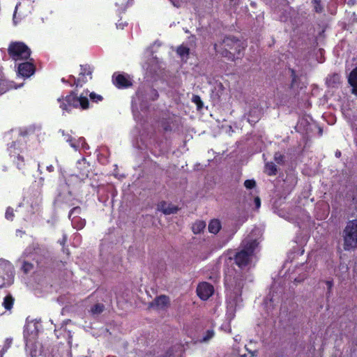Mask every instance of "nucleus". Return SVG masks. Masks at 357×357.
I'll use <instances>...</instances> for the list:
<instances>
[{
	"label": "nucleus",
	"mask_w": 357,
	"mask_h": 357,
	"mask_svg": "<svg viewBox=\"0 0 357 357\" xmlns=\"http://www.w3.org/2000/svg\"><path fill=\"white\" fill-rule=\"evenodd\" d=\"M169 305V298L165 295H160L149 304V307L156 309H165Z\"/></svg>",
	"instance_id": "10"
},
{
	"label": "nucleus",
	"mask_w": 357,
	"mask_h": 357,
	"mask_svg": "<svg viewBox=\"0 0 357 357\" xmlns=\"http://www.w3.org/2000/svg\"><path fill=\"white\" fill-rule=\"evenodd\" d=\"M274 160L278 165L284 163V155L280 152H275L274 154Z\"/></svg>",
	"instance_id": "28"
},
{
	"label": "nucleus",
	"mask_w": 357,
	"mask_h": 357,
	"mask_svg": "<svg viewBox=\"0 0 357 357\" xmlns=\"http://www.w3.org/2000/svg\"><path fill=\"white\" fill-rule=\"evenodd\" d=\"M28 134L27 131H24V132H21V135H23V136H25Z\"/></svg>",
	"instance_id": "46"
},
{
	"label": "nucleus",
	"mask_w": 357,
	"mask_h": 357,
	"mask_svg": "<svg viewBox=\"0 0 357 357\" xmlns=\"http://www.w3.org/2000/svg\"><path fill=\"white\" fill-rule=\"evenodd\" d=\"M14 301L15 299L13 296L11 294H8L5 296L1 305L4 307V310H10L13 307Z\"/></svg>",
	"instance_id": "23"
},
{
	"label": "nucleus",
	"mask_w": 357,
	"mask_h": 357,
	"mask_svg": "<svg viewBox=\"0 0 357 357\" xmlns=\"http://www.w3.org/2000/svg\"><path fill=\"white\" fill-rule=\"evenodd\" d=\"M5 313V311L2 309L1 305H0V316L3 314Z\"/></svg>",
	"instance_id": "44"
},
{
	"label": "nucleus",
	"mask_w": 357,
	"mask_h": 357,
	"mask_svg": "<svg viewBox=\"0 0 357 357\" xmlns=\"http://www.w3.org/2000/svg\"><path fill=\"white\" fill-rule=\"evenodd\" d=\"M61 82L63 83L68 84H69L71 86H75V84H73V81L71 79H70V78H68V79H66L64 77H63L61 79Z\"/></svg>",
	"instance_id": "38"
},
{
	"label": "nucleus",
	"mask_w": 357,
	"mask_h": 357,
	"mask_svg": "<svg viewBox=\"0 0 357 357\" xmlns=\"http://www.w3.org/2000/svg\"><path fill=\"white\" fill-rule=\"evenodd\" d=\"M9 155L12 159L14 164L19 170H24L26 168V163L24 156L22 155V151L18 147L17 142H13L8 148Z\"/></svg>",
	"instance_id": "6"
},
{
	"label": "nucleus",
	"mask_w": 357,
	"mask_h": 357,
	"mask_svg": "<svg viewBox=\"0 0 357 357\" xmlns=\"http://www.w3.org/2000/svg\"><path fill=\"white\" fill-rule=\"evenodd\" d=\"M123 26H124V24H116V27L117 28L123 29Z\"/></svg>",
	"instance_id": "45"
},
{
	"label": "nucleus",
	"mask_w": 357,
	"mask_h": 357,
	"mask_svg": "<svg viewBox=\"0 0 357 357\" xmlns=\"http://www.w3.org/2000/svg\"><path fill=\"white\" fill-rule=\"evenodd\" d=\"M339 79H340V76L337 73H334L329 78V81L333 82V83L339 82Z\"/></svg>",
	"instance_id": "37"
},
{
	"label": "nucleus",
	"mask_w": 357,
	"mask_h": 357,
	"mask_svg": "<svg viewBox=\"0 0 357 357\" xmlns=\"http://www.w3.org/2000/svg\"><path fill=\"white\" fill-rule=\"evenodd\" d=\"M326 284H327V286H328V291H330L331 289L333 287V281H327Z\"/></svg>",
	"instance_id": "41"
},
{
	"label": "nucleus",
	"mask_w": 357,
	"mask_h": 357,
	"mask_svg": "<svg viewBox=\"0 0 357 357\" xmlns=\"http://www.w3.org/2000/svg\"><path fill=\"white\" fill-rule=\"evenodd\" d=\"M175 119L172 116L162 118L160 121V126L165 132H170L173 130L175 126Z\"/></svg>",
	"instance_id": "13"
},
{
	"label": "nucleus",
	"mask_w": 357,
	"mask_h": 357,
	"mask_svg": "<svg viewBox=\"0 0 357 357\" xmlns=\"http://www.w3.org/2000/svg\"><path fill=\"white\" fill-rule=\"evenodd\" d=\"M348 82L352 86V93L357 96V67L354 68L349 73Z\"/></svg>",
	"instance_id": "16"
},
{
	"label": "nucleus",
	"mask_w": 357,
	"mask_h": 357,
	"mask_svg": "<svg viewBox=\"0 0 357 357\" xmlns=\"http://www.w3.org/2000/svg\"><path fill=\"white\" fill-rule=\"evenodd\" d=\"M152 91H153V98H152L153 100H155L156 99H158V96H159V94L158 93V91L155 90V89H152Z\"/></svg>",
	"instance_id": "40"
},
{
	"label": "nucleus",
	"mask_w": 357,
	"mask_h": 357,
	"mask_svg": "<svg viewBox=\"0 0 357 357\" xmlns=\"http://www.w3.org/2000/svg\"><path fill=\"white\" fill-rule=\"evenodd\" d=\"M13 88V83L8 80L0 68V96Z\"/></svg>",
	"instance_id": "12"
},
{
	"label": "nucleus",
	"mask_w": 357,
	"mask_h": 357,
	"mask_svg": "<svg viewBox=\"0 0 357 357\" xmlns=\"http://www.w3.org/2000/svg\"><path fill=\"white\" fill-rule=\"evenodd\" d=\"M10 57L15 60H28L30 58L31 51L23 42H11L8 48Z\"/></svg>",
	"instance_id": "4"
},
{
	"label": "nucleus",
	"mask_w": 357,
	"mask_h": 357,
	"mask_svg": "<svg viewBox=\"0 0 357 357\" xmlns=\"http://www.w3.org/2000/svg\"><path fill=\"white\" fill-rule=\"evenodd\" d=\"M77 168L79 169V176L82 177H87L89 174V164L85 158L78 160L77 162Z\"/></svg>",
	"instance_id": "15"
},
{
	"label": "nucleus",
	"mask_w": 357,
	"mask_h": 357,
	"mask_svg": "<svg viewBox=\"0 0 357 357\" xmlns=\"http://www.w3.org/2000/svg\"><path fill=\"white\" fill-rule=\"evenodd\" d=\"M89 97H90V99L91 100V101L94 102H98L103 100V98L102 96L96 94L94 92H91L89 94Z\"/></svg>",
	"instance_id": "31"
},
{
	"label": "nucleus",
	"mask_w": 357,
	"mask_h": 357,
	"mask_svg": "<svg viewBox=\"0 0 357 357\" xmlns=\"http://www.w3.org/2000/svg\"><path fill=\"white\" fill-rule=\"evenodd\" d=\"M18 73L23 77H30L36 71L33 60L20 63L17 68Z\"/></svg>",
	"instance_id": "9"
},
{
	"label": "nucleus",
	"mask_w": 357,
	"mask_h": 357,
	"mask_svg": "<svg viewBox=\"0 0 357 357\" xmlns=\"http://www.w3.org/2000/svg\"><path fill=\"white\" fill-rule=\"evenodd\" d=\"M81 211H82V209L79 206H75V207L73 208L69 212L68 218L70 219V218L73 216V214H77V215L80 214Z\"/></svg>",
	"instance_id": "35"
},
{
	"label": "nucleus",
	"mask_w": 357,
	"mask_h": 357,
	"mask_svg": "<svg viewBox=\"0 0 357 357\" xmlns=\"http://www.w3.org/2000/svg\"><path fill=\"white\" fill-rule=\"evenodd\" d=\"M261 112L258 109H251L248 114V121L251 124H255L259 121Z\"/></svg>",
	"instance_id": "18"
},
{
	"label": "nucleus",
	"mask_w": 357,
	"mask_h": 357,
	"mask_svg": "<svg viewBox=\"0 0 357 357\" xmlns=\"http://www.w3.org/2000/svg\"><path fill=\"white\" fill-rule=\"evenodd\" d=\"M214 336V331L213 330H208L202 338V342H207Z\"/></svg>",
	"instance_id": "34"
},
{
	"label": "nucleus",
	"mask_w": 357,
	"mask_h": 357,
	"mask_svg": "<svg viewBox=\"0 0 357 357\" xmlns=\"http://www.w3.org/2000/svg\"><path fill=\"white\" fill-rule=\"evenodd\" d=\"M254 202H255L256 208H258L260 207V206H261V200H260V198L259 197H257L255 198Z\"/></svg>",
	"instance_id": "39"
},
{
	"label": "nucleus",
	"mask_w": 357,
	"mask_h": 357,
	"mask_svg": "<svg viewBox=\"0 0 357 357\" xmlns=\"http://www.w3.org/2000/svg\"><path fill=\"white\" fill-rule=\"evenodd\" d=\"M5 217H6V218L7 220H8L10 221L13 220V218L15 217V214H14V210H13V208L12 207L8 206L6 208V213H5Z\"/></svg>",
	"instance_id": "30"
},
{
	"label": "nucleus",
	"mask_w": 357,
	"mask_h": 357,
	"mask_svg": "<svg viewBox=\"0 0 357 357\" xmlns=\"http://www.w3.org/2000/svg\"><path fill=\"white\" fill-rule=\"evenodd\" d=\"M245 48V45L243 41L231 36H225L219 44H214L215 52L230 61L238 59Z\"/></svg>",
	"instance_id": "1"
},
{
	"label": "nucleus",
	"mask_w": 357,
	"mask_h": 357,
	"mask_svg": "<svg viewBox=\"0 0 357 357\" xmlns=\"http://www.w3.org/2000/svg\"><path fill=\"white\" fill-rule=\"evenodd\" d=\"M93 69L89 64L80 65V72L79 73V76H87L89 79H92V73Z\"/></svg>",
	"instance_id": "19"
},
{
	"label": "nucleus",
	"mask_w": 357,
	"mask_h": 357,
	"mask_svg": "<svg viewBox=\"0 0 357 357\" xmlns=\"http://www.w3.org/2000/svg\"><path fill=\"white\" fill-rule=\"evenodd\" d=\"M70 142H72V139H70ZM70 145L72 147L75 148V149H77L79 147V146H77L76 144H73V142H70Z\"/></svg>",
	"instance_id": "43"
},
{
	"label": "nucleus",
	"mask_w": 357,
	"mask_h": 357,
	"mask_svg": "<svg viewBox=\"0 0 357 357\" xmlns=\"http://www.w3.org/2000/svg\"><path fill=\"white\" fill-rule=\"evenodd\" d=\"M112 82L118 89H127L132 85L129 75L123 73H114L112 75Z\"/></svg>",
	"instance_id": "7"
},
{
	"label": "nucleus",
	"mask_w": 357,
	"mask_h": 357,
	"mask_svg": "<svg viewBox=\"0 0 357 357\" xmlns=\"http://www.w3.org/2000/svg\"><path fill=\"white\" fill-rule=\"evenodd\" d=\"M158 210L162 212L165 215H171L176 213L179 208L172 203L162 201L158 204Z\"/></svg>",
	"instance_id": "11"
},
{
	"label": "nucleus",
	"mask_w": 357,
	"mask_h": 357,
	"mask_svg": "<svg viewBox=\"0 0 357 357\" xmlns=\"http://www.w3.org/2000/svg\"><path fill=\"white\" fill-rule=\"evenodd\" d=\"M265 172L268 176H275L278 173V167L273 162H268L265 164Z\"/></svg>",
	"instance_id": "22"
},
{
	"label": "nucleus",
	"mask_w": 357,
	"mask_h": 357,
	"mask_svg": "<svg viewBox=\"0 0 357 357\" xmlns=\"http://www.w3.org/2000/svg\"><path fill=\"white\" fill-rule=\"evenodd\" d=\"M12 344V339L7 338L5 342V344L3 348H1V350L4 351V353L7 351V349L10 347Z\"/></svg>",
	"instance_id": "36"
},
{
	"label": "nucleus",
	"mask_w": 357,
	"mask_h": 357,
	"mask_svg": "<svg viewBox=\"0 0 357 357\" xmlns=\"http://www.w3.org/2000/svg\"><path fill=\"white\" fill-rule=\"evenodd\" d=\"M192 101L197 105L198 109H201L203 107V102L198 95H193Z\"/></svg>",
	"instance_id": "29"
},
{
	"label": "nucleus",
	"mask_w": 357,
	"mask_h": 357,
	"mask_svg": "<svg viewBox=\"0 0 357 357\" xmlns=\"http://www.w3.org/2000/svg\"><path fill=\"white\" fill-rule=\"evenodd\" d=\"M70 220L73 227L77 230L82 229L86 225V220L79 215L71 217Z\"/></svg>",
	"instance_id": "17"
},
{
	"label": "nucleus",
	"mask_w": 357,
	"mask_h": 357,
	"mask_svg": "<svg viewBox=\"0 0 357 357\" xmlns=\"http://www.w3.org/2000/svg\"><path fill=\"white\" fill-rule=\"evenodd\" d=\"M229 1H230V2H233V1H234L235 0H229Z\"/></svg>",
	"instance_id": "48"
},
{
	"label": "nucleus",
	"mask_w": 357,
	"mask_h": 357,
	"mask_svg": "<svg viewBox=\"0 0 357 357\" xmlns=\"http://www.w3.org/2000/svg\"><path fill=\"white\" fill-rule=\"evenodd\" d=\"M59 102V107L63 112H70L73 109L80 107L85 110L89 108V101L86 96L81 95L78 96L74 91L66 96L57 99Z\"/></svg>",
	"instance_id": "2"
},
{
	"label": "nucleus",
	"mask_w": 357,
	"mask_h": 357,
	"mask_svg": "<svg viewBox=\"0 0 357 357\" xmlns=\"http://www.w3.org/2000/svg\"><path fill=\"white\" fill-rule=\"evenodd\" d=\"M69 78L73 81V84L78 88L82 87L84 84L88 82L87 76H79L77 78H75L74 75H70Z\"/></svg>",
	"instance_id": "21"
},
{
	"label": "nucleus",
	"mask_w": 357,
	"mask_h": 357,
	"mask_svg": "<svg viewBox=\"0 0 357 357\" xmlns=\"http://www.w3.org/2000/svg\"><path fill=\"white\" fill-rule=\"evenodd\" d=\"M257 245V240L243 241L241 243L242 249L236 252L234 256L235 264L240 268L246 267L250 263Z\"/></svg>",
	"instance_id": "3"
},
{
	"label": "nucleus",
	"mask_w": 357,
	"mask_h": 357,
	"mask_svg": "<svg viewBox=\"0 0 357 357\" xmlns=\"http://www.w3.org/2000/svg\"><path fill=\"white\" fill-rule=\"evenodd\" d=\"M208 231L209 232L216 234L219 232L221 229V224L218 220L214 219L212 220L208 224Z\"/></svg>",
	"instance_id": "20"
},
{
	"label": "nucleus",
	"mask_w": 357,
	"mask_h": 357,
	"mask_svg": "<svg viewBox=\"0 0 357 357\" xmlns=\"http://www.w3.org/2000/svg\"><path fill=\"white\" fill-rule=\"evenodd\" d=\"M214 292V288L212 284L208 282H203L198 284L197 287V296L204 301L211 297Z\"/></svg>",
	"instance_id": "8"
},
{
	"label": "nucleus",
	"mask_w": 357,
	"mask_h": 357,
	"mask_svg": "<svg viewBox=\"0 0 357 357\" xmlns=\"http://www.w3.org/2000/svg\"><path fill=\"white\" fill-rule=\"evenodd\" d=\"M289 71L291 75V83L289 84V89L291 90L301 89L303 87L301 86V78L296 74V70L294 68H289Z\"/></svg>",
	"instance_id": "14"
},
{
	"label": "nucleus",
	"mask_w": 357,
	"mask_h": 357,
	"mask_svg": "<svg viewBox=\"0 0 357 357\" xmlns=\"http://www.w3.org/2000/svg\"><path fill=\"white\" fill-rule=\"evenodd\" d=\"M176 53L181 56V57H188L190 54V49L189 47L184 46V45H180L177 47Z\"/></svg>",
	"instance_id": "25"
},
{
	"label": "nucleus",
	"mask_w": 357,
	"mask_h": 357,
	"mask_svg": "<svg viewBox=\"0 0 357 357\" xmlns=\"http://www.w3.org/2000/svg\"><path fill=\"white\" fill-rule=\"evenodd\" d=\"M205 227H206L205 222L199 220V221L195 222L193 224V225L192 227V231L194 234H200L202 231H203V230L204 229Z\"/></svg>",
	"instance_id": "24"
},
{
	"label": "nucleus",
	"mask_w": 357,
	"mask_h": 357,
	"mask_svg": "<svg viewBox=\"0 0 357 357\" xmlns=\"http://www.w3.org/2000/svg\"><path fill=\"white\" fill-rule=\"evenodd\" d=\"M33 268V266L31 263L24 261L22 265V269L25 273L31 271Z\"/></svg>",
	"instance_id": "33"
},
{
	"label": "nucleus",
	"mask_w": 357,
	"mask_h": 357,
	"mask_svg": "<svg viewBox=\"0 0 357 357\" xmlns=\"http://www.w3.org/2000/svg\"><path fill=\"white\" fill-rule=\"evenodd\" d=\"M3 263V260L0 259V268L1 267Z\"/></svg>",
	"instance_id": "47"
},
{
	"label": "nucleus",
	"mask_w": 357,
	"mask_h": 357,
	"mask_svg": "<svg viewBox=\"0 0 357 357\" xmlns=\"http://www.w3.org/2000/svg\"><path fill=\"white\" fill-rule=\"evenodd\" d=\"M335 155L336 158H340L341 155H342V153H341V151H339V150H337L335 152Z\"/></svg>",
	"instance_id": "42"
},
{
	"label": "nucleus",
	"mask_w": 357,
	"mask_h": 357,
	"mask_svg": "<svg viewBox=\"0 0 357 357\" xmlns=\"http://www.w3.org/2000/svg\"><path fill=\"white\" fill-rule=\"evenodd\" d=\"M244 186L247 189H252L256 186V182L253 179H248L244 182Z\"/></svg>",
	"instance_id": "32"
},
{
	"label": "nucleus",
	"mask_w": 357,
	"mask_h": 357,
	"mask_svg": "<svg viewBox=\"0 0 357 357\" xmlns=\"http://www.w3.org/2000/svg\"><path fill=\"white\" fill-rule=\"evenodd\" d=\"M314 4V10L317 13H321L324 10V8L321 5V0H313L312 1Z\"/></svg>",
	"instance_id": "27"
},
{
	"label": "nucleus",
	"mask_w": 357,
	"mask_h": 357,
	"mask_svg": "<svg viewBox=\"0 0 357 357\" xmlns=\"http://www.w3.org/2000/svg\"><path fill=\"white\" fill-rule=\"evenodd\" d=\"M105 309V306L102 303H96L95 304L91 309V312L93 314H98L103 312Z\"/></svg>",
	"instance_id": "26"
},
{
	"label": "nucleus",
	"mask_w": 357,
	"mask_h": 357,
	"mask_svg": "<svg viewBox=\"0 0 357 357\" xmlns=\"http://www.w3.org/2000/svg\"><path fill=\"white\" fill-rule=\"evenodd\" d=\"M357 248V220L349 221L344 230V249L350 250Z\"/></svg>",
	"instance_id": "5"
}]
</instances>
